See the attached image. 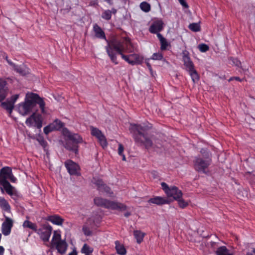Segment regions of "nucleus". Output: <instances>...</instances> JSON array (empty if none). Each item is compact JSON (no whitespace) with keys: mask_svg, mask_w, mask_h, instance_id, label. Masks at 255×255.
<instances>
[{"mask_svg":"<svg viewBox=\"0 0 255 255\" xmlns=\"http://www.w3.org/2000/svg\"><path fill=\"white\" fill-rule=\"evenodd\" d=\"M36 104H38L42 113H45V103L39 96L34 93L26 95L24 102L19 104L18 111L22 116H26L31 112L33 114L28 118L25 124L28 127L34 126L40 129L42 126V117L39 114H36L37 110L35 109Z\"/></svg>","mask_w":255,"mask_h":255,"instance_id":"obj_1","label":"nucleus"},{"mask_svg":"<svg viewBox=\"0 0 255 255\" xmlns=\"http://www.w3.org/2000/svg\"><path fill=\"white\" fill-rule=\"evenodd\" d=\"M106 52L111 60L115 64H118L117 54L122 57V54L125 53H132L136 51V48L127 37H113L111 40H106Z\"/></svg>","mask_w":255,"mask_h":255,"instance_id":"obj_2","label":"nucleus"},{"mask_svg":"<svg viewBox=\"0 0 255 255\" xmlns=\"http://www.w3.org/2000/svg\"><path fill=\"white\" fill-rule=\"evenodd\" d=\"M147 129L146 126L132 124L130 125L129 128L134 141L138 146H143L146 149L158 147L154 136L148 133Z\"/></svg>","mask_w":255,"mask_h":255,"instance_id":"obj_3","label":"nucleus"},{"mask_svg":"<svg viewBox=\"0 0 255 255\" xmlns=\"http://www.w3.org/2000/svg\"><path fill=\"white\" fill-rule=\"evenodd\" d=\"M63 134L69 139L66 141L64 145V147L68 150L77 154L79 151L78 144L84 142L82 137L78 133L71 132L66 128L63 129Z\"/></svg>","mask_w":255,"mask_h":255,"instance_id":"obj_4","label":"nucleus"},{"mask_svg":"<svg viewBox=\"0 0 255 255\" xmlns=\"http://www.w3.org/2000/svg\"><path fill=\"white\" fill-rule=\"evenodd\" d=\"M202 157L196 156L194 160V166L196 170L203 173L206 172L212 162V154L207 149L202 148L200 150Z\"/></svg>","mask_w":255,"mask_h":255,"instance_id":"obj_5","label":"nucleus"},{"mask_svg":"<svg viewBox=\"0 0 255 255\" xmlns=\"http://www.w3.org/2000/svg\"><path fill=\"white\" fill-rule=\"evenodd\" d=\"M94 203L98 206L107 209L116 210L118 211H125L127 207L124 204L118 202L110 201L101 197H96L94 199Z\"/></svg>","mask_w":255,"mask_h":255,"instance_id":"obj_6","label":"nucleus"},{"mask_svg":"<svg viewBox=\"0 0 255 255\" xmlns=\"http://www.w3.org/2000/svg\"><path fill=\"white\" fill-rule=\"evenodd\" d=\"M52 227L48 224H44L41 226V227L38 229L36 233L39 236L40 238L44 242H47L51 235Z\"/></svg>","mask_w":255,"mask_h":255,"instance_id":"obj_7","label":"nucleus"},{"mask_svg":"<svg viewBox=\"0 0 255 255\" xmlns=\"http://www.w3.org/2000/svg\"><path fill=\"white\" fill-rule=\"evenodd\" d=\"M92 135L95 136L98 139L103 148L106 147L108 145L107 139L102 132L98 128L91 126L90 127Z\"/></svg>","mask_w":255,"mask_h":255,"instance_id":"obj_8","label":"nucleus"},{"mask_svg":"<svg viewBox=\"0 0 255 255\" xmlns=\"http://www.w3.org/2000/svg\"><path fill=\"white\" fill-rule=\"evenodd\" d=\"M122 58L131 65L139 64L142 61V58L138 54L135 53L128 55L122 54Z\"/></svg>","mask_w":255,"mask_h":255,"instance_id":"obj_9","label":"nucleus"},{"mask_svg":"<svg viewBox=\"0 0 255 255\" xmlns=\"http://www.w3.org/2000/svg\"><path fill=\"white\" fill-rule=\"evenodd\" d=\"M3 216L5 220L1 225V232L4 236H8L10 234L13 225V221L10 218L5 216L4 214H3Z\"/></svg>","mask_w":255,"mask_h":255,"instance_id":"obj_10","label":"nucleus"},{"mask_svg":"<svg viewBox=\"0 0 255 255\" xmlns=\"http://www.w3.org/2000/svg\"><path fill=\"white\" fill-rule=\"evenodd\" d=\"M182 61L184 63V66L185 69L188 72L192 70L194 68V65L191 61L189 57V53L186 50H184L182 52Z\"/></svg>","mask_w":255,"mask_h":255,"instance_id":"obj_11","label":"nucleus"},{"mask_svg":"<svg viewBox=\"0 0 255 255\" xmlns=\"http://www.w3.org/2000/svg\"><path fill=\"white\" fill-rule=\"evenodd\" d=\"M164 23L161 20H157L153 22L149 28V31L153 34L160 33L163 28Z\"/></svg>","mask_w":255,"mask_h":255,"instance_id":"obj_12","label":"nucleus"},{"mask_svg":"<svg viewBox=\"0 0 255 255\" xmlns=\"http://www.w3.org/2000/svg\"><path fill=\"white\" fill-rule=\"evenodd\" d=\"M8 92L6 81L3 79L0 78V102L5 99Z\"/></svg>","mask_w":255,"mask_h":255,"instance_id":"obj_13","label":"nucleus"},{"mask_svg":"<svg viewBox=\"0 0 255 255\" xmlns=\"http://www.w3.org/2000/svg\"><path fill=\"white\" fill-rule=\"evenodd\" d=\"M65 167L70 175H77L79 166L71 160L66 161L65 163Z\"/></svg>","mask_w":255,"mask_h":255,"instance_id":"obj_14","label":"nucleus"},{"mask_svg":"<svg viewBox=\"0 0 255 255\" xmlns=\"http://www.w3.org/2000/svg\"><path fill=\"white\" fill-rule=\"evenodd\" d=\"M166 195L168 197H173L174 200H176L180 197H182V192L181 190H179L177 187L173 186L170 187V190Z\"/></svg>","mask_w":255,"mask_h":255,"instance_id":"obj_15","label":"nucleus"},{"mask_svg":"<svg viewBox=\"0 0 255 255\" xmlns=\"http://www.w3.org/2000/svg\"><path fill=\"white\" fill-rule=\"evenodd\" d=\"M148 202L150 204H154L158 206L169 204V200L166 198L160 196H156L151 198L148 200Z\"/></svg>","mask_w":255,"mask_h":255,"instance_id":"obj_16","label":"nucleus"},{"mask_svg":"<svg viewBox=\"0 0 255 255\" xmlns=\"http://www.w3.org/2000/svg\"><path fill=\"white\" fill-rule=\"evenodd\" d=\"M59 253L61 255L64 254L67 250L68 245L65 240L60 242H54V244Z\"/></svg>","mask_w":255,"mask_h":255,"instance_id":"obj_17","label":"nucleus"},{"mask_svg":"<svg viewBox=\"0 0 255 255\" xmlns=\"http://www.w3.org/2000/svg\"><path fill=\"white\" fill-rule=\"evenodd\" d=\"M94 224V222L89 219L86 223L84 224L82 227V231L84 234L86 236H91L92 235L91 229Z\"/></svg>","mask_w":255,"mask_h":255,"instance_id":"obj_18","label":"nucleus"},{"mask_svg":"<svg viewBox=\"0 0 255 255\" xmlns=\"http://www.w3.org/2000/svg\"><path fill=\"white\" fill-rule=\"evenodd\" d=\"M12 173L11 169L9 167H3L0 171V182H2L3 179L7 181L9 175Z\"/></svg>","mask_w":255,"mask_h":255,"instance_id":"obj_19","label":"nucleus"},{"mask_svg":"<svg viewBox=\"0 0 255 255\" xmlns=\"http://www.w3.org/2000/svg\"><path fill=\"white\" fill-rule=\"evenodd\" d=\"M8 63L12 67L13 70L21 75H25L28 73V71L26 67L16 65L12 61H8Z\"/></svg>","mask_w":255,"mask_h":255,"instance_id":"obj_20","label":"nucleus"},{"mask_svg":"<svg viewBox=\"0 0 255 255\" xmlns=\"http://www.w3.org/2000/svg\"><path fill=\"white\" fill-rule=\"evenodd\" d=\"M0 185L2 186V187H0V189L2 193L4 192L3 189L5 192L9 195H12L13 187L10 185L8 181H5L4 179L3 180L2 182H0Z\"/></svg>","mask_w":255,"mask_h":255,"instance_id":"obj_21","label":"nucleus"},{"mask_svg":"<svg viewBox=\"0 0 255 255\" xmlns=\"http://www.w3.org/2000/svg\"><path fill=\"white\" fill-rule=\"evenodd\" d=\"M93 30L95 34V36L100 39H104L106 41L107 40L104 31L97 24H95L93 26Z\"/></svg>","mask_w":255,"mask_h":255,"instance_id":"obj_22","label":"nucleus"},{"mask_svg":"<svg viewBox=\"0 0 255 255\" xmlns=\"http://www.w3.org/2000/svg\"><path fill=\"white\" fill-rule=\"evenodd\" d=\"M47 220L57 225H61L63 219L58 215L50 216L48 217Z\"/></svg>","mask_w":255,"mask_h":255,"instance_id":"obj_23","label":"nucleus"},{"mask_svg":"<svg viewBox=\"0 0 255 255\" xmlns=\"http://www.w3.org/2000/svg\"><path fill=\"white\" fill-rule=\"evenodd\" d=\"M22 226L24 228H28L32 230L35 233H36L38 230L36 224L29 220L24 221L23 223Z\"/></svg>","mask_w":255,"mask_h":255,"instance_id":"obj_24","label":"nucleus"},{"mask_svg":"<svg viewBox=\"0 0 255 255\" xmlns=\"http://www.w3.org/2000/svg\"><path fill=\"white\" fill-rule=\"evenodd\" d=\"M157 37L159 39L161 44L160 49L161 50H166L168 46L169 45V43L167 42V40L161 35V34L157 33Z\"/></svg>","mask_w":255,"mask_h":255,"instance_id":"obj_25","label":"nucleus"},{"mask_svg":"<svg viewBox=\"0 0 255 255\" xmlns=\"http://www.w3.org/2000/svg\"><path fill=\"white\" fill-rule=\"evenodd\" d=\"M216 255H233L225 246L218 248L216 251Z\"/></svg>","mask_w":255,"mask_h":255,"instance_id":"obj_26","label":"nucleus"},{"mask_svg":"<svg viewBox=\"0 0 255 255\" xmlns=\"http://www.w3.org/2000/svg\"><path fill=\"white\" fill-rule=\"evenodd\" d=\"M116 249L118 254L126 255L127 251L123 245H121L118 241L115 242Z\"/></svg>","mask_w":255,"mask_h":255,"instance_id":"obj_27","label":"nucleus"},{"mask_svg":"<svg viewBox=\"0 0 255 255\" xmlns=\"http://www.w3.org/2000/svg\"><path fill=\"white\" fill-rule=\"evenodd\" d=\"M0 207L4 211L10 212V206L8 203L4 198L0 199Z\"/></svg>","mask_w":255,"mask_h":255,"instance_id":"obj_28","label":"nucleus"},{"mask_svg":"<svg viewBox=\"0 0 255 255\" xmlns=\"http://www.w3.org/2000/svg\"><path fill=\"white\" fill-rule=\"evenodd\" d=\"M1 106L3 109L7 110L10 114H11L14 108V105H13V103H11L10 101L2 102L1 103Z\"/></svg>","mask_w":255,"mask_h":255,"instance_id":"obj_29","label":"nucleus"},{"mask_svg":"<svg viewBox=\"0 0 255 255\" xmlns=\"http://www.w3.org/2000/svg\"><path fill=\"white\" fill-rule=\"evenodd\" d=\"M93 184H95L97 187L99 191L100 190L101 188L104 185V183L103 180L100 178L94 177L92 180Z\"/></svg>","mask_w":255,"mask_h":255,"instance_id":"obj_30","label":"nucleus"},{"mask_svg":"<svg viewBox=\"0 0 255 255\" xmlns=\"http://www.w3.org/2000/svg\"><path fill=\"white\" fill-rule=\"evenodd\" d=\"M133 235L138 244L140 243L142 241L144 236V234L143 233L139 231L136 230L134 231Z\"/></svg>","mask_w":255,"mask_h":255,"instance_id":"obj_31","label":"nucleus"},{"mask_svg":"<svg viewBox=\"0 0 255 255\" xmlns=\"http://www.w3.org/2000/svg\"><path fill=\"white\" fill-rule=\"evenodd\" d=\"M189 75H190L193 82L195 83L199 80V75L197 71L193 69L191 71H188Z\"/></svg>","mask_w":255,"mask_h":255,"instance_id":"obj_32","label":"nucleus"},{"mask_svg":"<svg viewBox=\"0 0 255 255\" xmlns=\"http://www.w3.org/2000/svg\"><path fill=\"white\" fill-rule=\"evenodd\" d=\"M81 252L82 253L85 254V255H90L89 254L93 252V249L90 247L87 244H84Z\"/></svg>","mask_w":255,"mask_h":255,"instance_id":"obj_33","label":"nucleus"},{"mask_svg":"<svg viewBox=\"0 0 255 255\" xmlns=\"http://www.w3.org/2000/svg\"><path fill=\"white\" fill-rule=\"evenodd\" d=\"M50 125L53 126V128H54L55 130L60 129L64 126L63 123L58 119L55 120L52 123L50 124Z\"/></svg>","mask_w":255,"mask_h":255,"instance_id":"obj_34","label":"nucleus"},{"mask_svg":"<svg viewBox=\"0 0 255 255\" xmlns=\"http://www.w3.org/2000/svg\"><path fill=\"white\" fill-rule=\"evenodd\" d=\"M140 7L142 10L145 12H149L150 10V5L146 1L142 2L140 4Z\"/></svg>","mask_w":255,"mask_h":255,"instance_id":"obj_35","label":"nucleus"},{"mask_svg":"<svg viewBox=\"0 0 255 255\" xmlns=\"http://www.w3.org/2000/svg\"><path fill=\"white\" fill-rule=\"evenodd\" d=\"M189 28L194 32L199 31L201 29L200 24L197 23H192L190 24L189 25Z\"/></svg>","mask_w":255,"mask_h":255,"instance_id":"obj_36","label":"nucleus"},{"mask_svg":"<svg viewBox=\"0 0 255 255\" xmlns=\"http://www.w3.org/2000/svg\"><path fill=\"white\" fill-rule=\"evenodd\" d=\"M102 18L104 19L109 20L111 19L112 14L111 11L109 9L104 10L101 15Z\"/></svg>","mask_w":255,"mask_h":255,"instance_id":"obj_37","label":"nucleus"},{"mask_svg":"<svg viewBox=\"0 0 255 255\" xmlns=\"http://www.w3.org/2000/svg\"><path fill=\"white\" fill-rule=\"evenodd\" d=\"M178 201V205L181 208H185L188 205V202L185 201L182 197L176 200Z\"/></svg>","mask_w":255,"mask_h":255,"instance_id":"obj_38","label":"nucleus"},{"mask_svg":"<svg viewBox=\"0 0 255 255\" xmlns=\"http://www.w3.org/2000/svg\"><path fill=\"white\" fill-rule=\"evenodd\" d=\"M100 191L105 192L107 194L110 195L113 194V192L111 191V188L109 186H107L105 184L103 185V187L101 188Z\"/></svg>","mask_w":255,"mask_h":255,"instance_id":"obj_39","label":"nucleus"},{"mask_svg":"<svg viewBox=\"0 0 255 255\" xmlns=\"http://www.w3.org/2000/svg\"><path fill=\"white\" fill-rule=\"evenodd\" d=\"M61 241H62L61 239V235L57 233L56 231H54L52 239V244H54V242H60Z\"/></svg>","mask_w":255,"mask_h":255,"instance_id":"obj_40","label":"nucleus"},{"mask_svg":"<svg viewBox=\"0 0 255 255\" xmlns=\"http://www.w3.org/2000/svg\"><path fill=\"white\" fill-rule=\"evenodd\" d=\"M153 60H161L163 58V55L161 53H154L151 58Z\"/></svg>","mask_w":255,"mask_h":255,"instance_id":"obj_41","label":"nucleus"},{"mask_svg":"<svg viewBox=\"0 0 255 255\" xmlns=\"http://www.w3.org/2000/svg\"><path fill=\"white\" fill-rule=\"evenodd\" d=\"M198 49L202 52H205L209 50V47L206 44H201L198 45Z\"/></svg>","mask_w":255,"mask_h":255,"instance_id":"obj_42","label":"nucleus"},{"mask_svg":"<svg viewBox=\"0 0 255 255\" xmlns=\"http://www.w3.org/2000/svg\"><path fill=\"white\" fill-rule=\"evenodd\" d=\"M43 130H44V132L46 134H48L50 132H51L53 130H55L54 129V128H53V126L49 124V125H48L47 126L45 127L44 128Z\"/></svg>","mask_w":255,"mask_h":255,"instance_id":"obj_43","label":"nucleus"},{"mask_svg":"<svg viewBox=\"0 0 255 255\" xmlns=\"http://www.w3.org/2000/svg\"><path fill=\"white\" fill-rule=\"evenodd\" d=\"M124 150V147L123 145L120 143L119 144V148H118V153L120 155L122 156L123 157V160L125 161L126 160V157L125 155L123 154Z\"/></svg>","mask_w":255,"mask_h":255,"instance_id":"obj_44","label":"nucleus"},{"mask_svg":"<svg viewBox=\"0 0 255 255\" xmlns=\"http://www.w3.org/2000/svg\"><path fill=\"white\" fill-rule=\"evenodd\" d=\"M37 141L39 144L44 148H45L47 146V142L44 140L43 137L39 136L37 138Z\"/></svg>","mask_w":255,"mask_h":255,"instance_id":"obj_45","label":"nucleus"},{"mask_svg":"<svg viewBox=\"0 0 255 255\" xmlns=\"http://www.w3.org/2000/svg\"><path fill=\"white\" fill-rule=\"evenodd\" d=\"M161 185L162 189L164 191L165 193L167 194V192L170 190V187H169L168 185L165 182H162L161 183Z\"/></svg>","mask_w":255,"mask_h":255,"instance_id":"obj_46","label":"nucleus"},{"mask_svg":"<svg viewBox=\"0 0 255 255\" xmlns=\"http://www.w3.org/2000/svg\"><path fill=\"white\" fill-rule=\"evenodd\" d=\"M18 97H19V95L18 94H16V95L12 96L10 98V102L11 103H12L13 105H14V103L17 100V99L18 98Z\"/></svg>","mask_w":255,"mask_h":255,"instance_id":"obj_47","label":"nucleus"},{"mask_svg":"<svg viewBox=\"0 0 255 255\" xmlns=\"http://www.w3.org/2000/svg\"><path fill=\"white\" fill-rule=\"evenodd\" d=\"M180 3L185 8H188L189 6L185 0H178Z\"/></svg>","mask_w":255,"mask_h":255,"instance_id":"obj_48","label":"nucleus"},{"mask_svg":"<svg viewBox=\"0 0 255 255\" xmlns=\"http://www.w3.org/2000/svg\"><path fill=\"white\" fill-rule=\"evenodd\" d=\"M232 62L237 66H240L241 64V62L236 58H232Z\"/></svg>","mask_w":255,"mask_h":255,"instance_id":"obj_49","label":"nucleus"},{"mask_svg":"<svg viewBox=\"0 0 255 255\" xmlns=\"http://www.w3.org/2000/svg\"><path fill=\"white\" fill-rule=\"evenodd\" d=\"M8 179H9L11 182L13 183L15 182L16 181V178L13 176L12 173L10 174V175H9Z\"/></svg>","mask_w":255,"mask_h":255,"instance_id":"obj_50","label":"nucleus"},{"mask_svg":"<svg viewBox=\"0 0 255 255\" xmlns=\"http://www.w3.org/2000/svg\"><path fill=\"white\" fill-rule=\"evenodd\" d=\"M4 249L2 246H0V255H3Z\"/></svg>","mask_w":255,"mask_h":255,"instance_id":"obj_51","label":"nucleus"},{"mask_svg":"<svg viewBox=\"0 0 255 255\" xmlns=\"http://www.w3.org/2000/svg\"><path fill=\"white\" fill-rule=\"evenodd\" d=\"M68 255H77V252L76 249H74L73 251Z\"/></svg>","mask_w":255,"mask_h":255,"instance_id":"obj_52","label":"nucleus"},{"mask_svg":"<svg viewBox=\"0 0 255 255\" xmlns=\"http://www.w3.org/2000/svg\"><path fill=\"white\" fill-rule=\"evenodd\" d=\"M110 11H111V14L112 13L114 14H115L117 13V10L116 8H112V9L110 10Z\"/></svg>","mask_w":255,"mask_h":255,"instance_id":"obj_53","label":"nucleus"},{"mask_svg":"<svg viewBox=\"0 0 255 255\" xmlns=\"http://www.w3.org/2000/svg\"><path fill=\"white\" fill-rule=\"evenodd\" d=\"M234 78L235 80H237V81H240V82L242 81V79H241L240 77H234Z\"/></svg>","mask_w":255,"mask_h":255,"instance_id":"obj_54","label":"nucleus"},{"mask_svg":"<svg viewBox=\"0 0 255 255\" xmlns=\"http://www.w3.org/2000/svg\"><path fill=\"white\" fill-rule=\"evenodd\" d=\"M109 4L112 5L113 4L112 0H105Z\"/></svg>","mask_w":255,"mask_h":255,"instance_id":"obj_55","label":"nucleus"},{"mask_svg":"<svg viewBox=\"0 0 255 255\" xmlns=\"http://www.w3.org/2000/svg\"><path fill=\"white\" fill-rule=\"evenodd\" d=\"M211 244V246L212 248H214L215 247V246L216 245V243L215 242H211L210 243Z\"/></svg>","mask_w":255,"mask_h":255,"instance_id":"obj_56","label":"nucleus"},{"mask_svg":"<svg viewBox=\"0 0 255 255\" xmlns=\"http://www.w3.org/2000/svg\"><path fill=\"white\" fill-rule=\"evenodd\" d=\"M130 213L129 212H127L125 214V216L126 217H128L129 216H130Z\"/></svg>","mask_w":255,"mask_h":255,"instance_id":"obj_57","label":"nucleus"},{"mask_svg":"<svg viewBox=\"0 0 255 255\" xmlns=\"http://www.w3.org/2000/svg\"><path fill=\"white\" fill-rule=\"evenodd\" d=\"M246 255H254L252 253L250 252H247Z\"/></svg>","mask_w":255,"mask_h":255,"instance_id":"obj_58","label":"nucleus"},{"mask_svg":"<svg viewBox=\"0 0 255 255\" xmlns=\"http://www.w3.org/2000/svg\"><path fill=\"white\" fill-rule=\"evenodd\" d=\"M253 254L255 255V248H253L252 250V252Z\"/></svg>","mask_w":255,"mask_h":255,"instance_id":"obj_59","label":"nucleus"},{"mask_svg":"<svg viewBox=\"0 0 255 255\" xmlns=\"http://www.w3.org/2000/svg\"><path fill=\"white\" fill-rule=\"evenodd\" d=\"M5 59H6V61H7V63H8V61H11L10 60H9V59H8V57H7V56L5 57Z\"/></svg>","mask_w":255,"mask_h":255,"instance_id":"obj_60","label":"nucleus"},{"mask_svg":"<svg viewBox=\"0 0 255 255\" xmlns=\"http://www.w3.org/2000/svg\"><path fill=\"white\" fill-rule=\"evenodd\" d=\"M147 65L148 67L150 69L151 68L150 65L149 63H147Z\"/></svg>","mask_w":255,"mask_h":255,"instance_id":"obj_61","label":"nucleus"},{"mask_svg":"<svg viewBox=\"0 0 255 255\" xmlns=\"http://www.w3.org/2000/svg\"><path fill=\"white\" fill-rule=\"evenodd\" d=\"M233 79H235L234 78V77H233L229 79V81H231V80H233Z\"/></svg>","mask_w":255,"mask_h":255,"instance_id":"obj_62","label":"nucleus"}]
</instances>
